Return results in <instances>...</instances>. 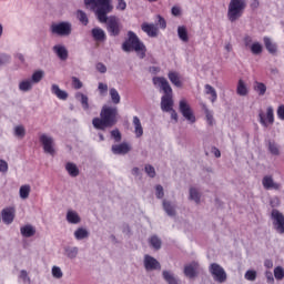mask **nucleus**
I'll use <instances>...</instances> for the list:
<instances>
[{"mask_svg":"<svg viewBox=\"0 0 284 284\" xmlns=\"http://www.w3.org/2000/svg\"><path fill=\"white\" fill-rule=\"evenodd\" d=\"M84 6L97 8L95 17L100 23H105L109 37H121V32L123 31L121 19L116 16L108 17L113 10L110 0H84Z\"/></svg>","mask_w":284,"mask_h":284,"instance_id":"nucleus-1","label":"nucleus"},{"mask_svg":"<svg viewBox=\"0 0 284 284\" xmlns=\"http://www.w3.org/2000/svg\"><path fill=\"white\" fill-rule=\"evenodd\" d=\"M119 123V109L116 106L103 105L100 118H93L92 125L95 130L105 132L108 128H114Z\"/></svg>","mask_w":284,"mask_h":284,"instance_id":"nucleus-2","label":"nucleus"},{"mask_svg":"<svg viewBox=\"0 0 284 284\" xmlns=\"http://www.w3.org/2000/svg\"><path fill=\"white\" fill-rule=\"evenodd\" d=\"M153 85L155 88H160L164 95L161 98V110L162 112H170V110L174 109V98L172 92V87L170 85V82H168V79L164 77H154L152 79Z\"/></svg>","mask_w":284,"mask_h":284,"instance_id":"nucleus-3","label":"nucleus"},{"mask_svg":"<svg viewBox=\"0 0 284 284\" xmlns=\"http://www.w3.org/2000/svg\"><path fill=\"white\" fill-rule=\"evenodd\" d=\"M126 37L128 38L122 43L123 52H132V50H134L140 59H145V52H148V49L141 39H139V36H136L134 31H128Z\"/></svg>","mask_w":284,"mask_h":284,"instance_id":"nucleus-4","label":"nucleus"},{"mask_svg":"<svg viewBox=\"0 0 284 284\" xmlns=\"http://www.w3.org/2000/svg\"><path fill=\"white\" fill-rule=\"evenodd\" d=\"M247 8V0H231L227 9V19L231 23H234L243 17Z\"/></svg>","mask_w":284,"mask_h":284,"instance_id":"nucleus-5","label":"nucleus"},{"mask_svg":"<svg viewBox=\"0 0 284 284\" xmlns=\"http://www.w3.org/2000/svg\"><path fill=\"white\" fill-rule=\"evenodd\" d=\"M209 272L215 283H225L227 281V273L225 268L219 263H212L209 266Z\"/></svg>","mask_w":284,"mask_h":284,"instance_id":"nucleus-6","label":"nucleus"},{"mask_svg":"<svg viewBox=\"0 0 284 284\" xmlns=\"http://www.w3.org/2000/svg\"><path fill=\"white\" fill-rule=\"evenodd\" d=\"M50 30L52 34H57L58 37H70L72 34V23L65 21L53 23Z\"/></svg>","mask_w":284,"mask_h":284,"instance_id":"nucleus-7","label":"nucleus"},{"mask_svg":"<svg viewBox=\"0 0 284 284\" xmlns=\"http://www.w3.org/2000/svg\"><path fill=\"white\" fill-rule=\"evenodd\" d=\"M179 110L182 116L185 118L189 123H196V116L194 115V111H192V106L187 103L186 100H180Z\"/></svg>","mask_w":284,"mask_h":284,"instance_id":"nucleus-8","label":"nucleus"},{"mask_svg":"<svg viewBox=\"0 0 284 284\" xmlns=\"http://www.w3.org/2000/svg\"><path fill=\"white\" fill-rule=\"evenodd\" d=\"M273 227L278 234H284V215L281 211L273 209L271 212Z\"/></svg>","mask_w":284,"mask_h":284,"instance_id":"nucleus-9","label":"nucleus"},{"mask_svg":"<svg viewBox=\"0 0 284 284\" xmlns=\"http://www.w3.org/2000/svg\"><path fill=\"white\" fill-rule=\"evenodd\" d=\"M40 143H42L45 154H51V156H54V139L52 136L42 134L40 136Z\"/></svg>","mask_w":284,"mask_h":284,"instance_id":"nucleus-10","label":"nucleus"},{"mask_svg":"<svg viewBox=\"0 0 284 284\" xmlns=\"http://www.w3.org/2000/svg\"><path fill=\"white\" fill-rule=\"evenodd\" d=\"M199 267H201V265L196 261L186 264L184 266V276H186V278H196V276H199Z\"/></svg>","mask_w":284,"mask_h":284,"instance_id":"nucleus-11","label":"nucleus"},{"mask_svg":"<svg viewBox=\"0 0 284 284\" xmlns=\"http://www.w3.org/2000/svg\"><path fill=\"white\" fill-rule=\"evenodd\" d=\"M144 267L146 272H154V270H161V263L152 255H144Z\"/></svg>","mask_w":284,"mask_h":284,"instance_id":"nucleus-12","label":"nucleus"},{"mask_svg":"<svg viewBox=\"0 0 284 284\" xmlns=\"http://www.w3.org/2000/svg\"><path fill=\"white\" fill-rule=\"evenodd\" d=\"M132 150V146H130V144H128V142H122L120 144H113L111 146V152L113 154H118V155H125L128 154L130 151Z\"/></svg>","mask_w":284,"mask_h":284,"instance_id":"nucleus-13","label":"nucleus"},{"mask_svg":"<svg viewBox=\"0 0 284 284\" xmlns=\"http://www.w3.org/2000/svg\"><path fill=\"white\" fill-rule=\"evenodd\" d=\"M54 54H57L58 59H60V61H68V49L65 48V45L63 44H55L52 48Z\"/></svg>","mask_w":284,"mask_h":284,"instance_id":"nucleus-14","label":"nucleus"},{"mask_svg":"<svg viewBox=\"0 0 284 284\" xmlns=\"http://www.w3.org/2000/svg\"><path fill=\"white\" fill-rule=\"evenodd\" d=\"M1 214H2L3 223H6V225H11V223L14 221V209L13 207L3 209Z\"/></svg>","mask_w":284,"mask_h":284,"instance_id":"nucleus-15","label":"nucleus"},{"mask_svg":"<svg viewBox=\"0 0 284 284\" xmlns=\"http://www.w3.org/2000/svg\"><path fill=\"white\" fill-rule=\"evenodd\" d=\"M262 185L265 190H281V184L274 182V179L267 175L263 178Z\"/></svg>","mask_w":284,"mask_h":284,"instance_id":"nucleus-16","label":"nucleus"},{"mask_svg":"<svg viewBox=\"0 0 284 284\" xmlns=\"http://www.w3.org/2000/svg\"><path fill=\"white\" fill-rule=\"evenodd\" d=\"M51 92L54 94V97H57V99H60V101H68L69 94L67 93V91L61 90V88H59V84H52Z\"/></svg>","mask_w":284,"mask_h":284,"instance_id":"nucleus-17","label":"nucleus"},{"mask_svg":"<svg viewBox=\"0 0 284 284\" xmlns=\"http://www.w3.org/2000/svg\"><path fill=\"white\" fill-rule=\"evenodd\" d=\"M91 37L99 42H103L106 39L105 31L99 27L91 30Z\"/></svg>","mask_w":284,"mask_h":284,"instance_id":"nucleus-18","label":"nucleus"},{"mask_svg":"<svg viewBox=\"0 0 284 284\" xmlns=\"http://www.w3.org/2000/svg\"><path fill=\"white\" fill-rule=\"evenodd\" d=\"M20 234L24 236V239H30L37 234V229H34L32 224H27L20 229Z\"/></svg>","mask_w":284,"mask_h":284,"instance_id":"nucleus-19","label":"nucleus"},{"mask_svg":"<svg viewBox=\"0 0 284 284\" xmlns=\"http://www.w3.org/2000/svg\"><path fill=\"white\" fill-rule=\"evenodd\" d=\"M162 205L168 216H176V205L172 204V202L168 200H163Z\"/></svg>","mask_w":284,"mask_h":284,"instance_id":"nucleus-20","label":"nucleus"},{"mask_svg":"<svg viewBox=\"0 0 284 284\" xmlns=\"http://www.w3.org/2000/svg\"><path fill=\"white\" fill-rule=\"evenodd\" d=\"M264 45L270 54H276L278 52V45L276 43L272 42V39L268 37L263 38Z\"/></svg>","mask_w":284,"mask_h":284,"instance_id":"nucleus-21","label":"nucleus"},{"mask_svg":"<svg viewBox=\"0 0 284 284\" xmlns=\"http://www.w3.org/2000/svg\"><path fill=\"white\" fill-rule=\"evenodd\" d=\"M133 125L136 139H141L143 136V125L141 124V119L136 115L133 116Z\"/></svg>","mask_w":284,"mask_h":284,"instance_id":"nucleus-22","label":"nucleus"},{"mask_svg":"<svg viewBox=\"0 0 284 284\" xmlns=\"http://www.w3.org/2000/svg\"><path fill=\"white\" fill-rule=\"evenodd\" d=\"M67 221L72 225H77L81 223V216H79V213H77V211L69 210L67 212Z\"/></svg>","mask_w":284,"mask_h":284,"instance_id":"nucleus-23","label":"nucleus"},{"mask_svg":"<svg viewBox=\"0 0 284 284\" xmlns=\"http://www.w3.org/2000/svg\"><path fill=\"white\" fill-rule=\"evenodd\" d=\"M162 278L168 284H179V278L172 273V271H163L162 272Z\"/></svg>","mask_w":284,"mask_h":284,"instance_id":"nucleus-24","label":"nucleus"},{"mask_svg":"<svg viewBox=\"0 0 284 284\" xmlns=\"http://www.w3.org/2000/svg\"><path fill=\"white\" fill-rule=\"evenodd\" d=\"M141 29L143 32L148 34V37H156V27L154 24H150L148 22L142 23Z\"/></svg>","mask_w":284,"mask_h":284,"instance_id":"nucleus-25","label":"nucleus"},{"mask_svg":"<svg viewBox=\"0 0 284 284\" xmlns=\"http://www.w3.org/2000/svg\"><path fill=\"white\" fill-rule=\"evenodd\" d=\"M169 80L171 81V83L173 85H175V88H182L183 87V82H181V78H179V73L175 71H170L169 74Z\"/></svg>","mask_w":284,"mask_h":284,"instance_id":"nucleus-26","label":"nucleus"},{"mask_svg":"<svg viewBox=\"0 0 284 284\" xmlns=\"http://www.w3.org/2000/svg\"><path fill=\"white\" fill-rule=\"evenodd\" d=\"M45 77V72L43 70H37L31 75V82L33 85H37V83H41L43 81V78Z\"/></svg>","mask_w":284,"mask_h":284,"instance_id":"nucleus-27","label":"nucleus"},{"mask_svg":"<svg viewBox=\"0 0 284 284\" xmlns=\"http://www.w3.org/2000/svg\"><path fill=\"white\" fill-rule=\"evenodd\" d=\"M65 170H67L68 174L71 175L73 179L79 176V174H80L79 166H77V164H74L72 162H68L65 164Z\"/></svg>","mask_w":284,"mask_h":284,"instance_id":"nucleus-28","label":"nucleus"},{"mask_svg":"<svg viewBox=\"0 0 284 284\" xmlns=\"http://www.w3.org/2000/svg\"><path fill=\"white\" fill-rule=\"evenodd\" d=\"M64 255L67 258H77L79 256V247L77 246H65Z\"/></svg>","mask_w":284,"mask_h":284,"instance_id":"nucleus-29","label":"nucleus"},{"mask_svg":"<svg viewBox=\"0 0 284 284\" xmlns=\"http://www.w3.org/2000/svg\"><path fill=\"white\" fill-rule=\"evenodd\" d=\"M89 236L90 232L84 227H79L74 231V239H77V241H83V239H88Z\"/></svg>","mask_w":284,"mask_h":284,"instance_id":"nucleus-30","label":"nucleus"},{"mask_svg":"<svg viewBox=\"0 0 284 284\" xmlns=\"http://www.w3.org/2000/svg\"><path fill=\"white\" fill-rule=\"evenodd\" d=\"M178 37L183 43H187L190 41V37L187 36V28L185 26L178 27Z\"/></svg>","mask_w":284,"mask_h":284,"instance_id":"nucleus-31","label":"nucleus"},{"mask_svg":"<svg viewBox=\"0 0 284 284\" xmlns=\"http://www.w3.org/2000/svg\"><path fill=\"white\" fill-rule=\"evenodd\" d=\"M75 99H77L78 101H80V103H81L83 110H90V103L88 102V101H89L88 95H85V94H83V93H81V92H78V93L75 94Z\"/></svg>","mask_w":284,"mask_h":284,"instance_id":"nucleus-32","label":"nucleus"},{"mask_svg":"<svg viewBox=\"0 0 284 284\" xmlns=\"http://www.w3.org/2000/svg\"><path fill=\"white\" fill-rule=\"evenodd\" d=\"M33 83L31 82L30 79H24L19 83V90L20 92H30L33 88Z\"/></svg>","mask_w":284,"mask_h":284,"instance_id":"nucleus-33","label":"nucleus"},{"mask_svg":"<svg viewBox=\"0 0 284 284\" xmlns=\"http://www.w3.org/2000/svg\"><path fill=\"white\" fill-rule=\"evenodd\" d=\"M267 148L268 152L273 154V156H278V154H281V150L278 149V145L274 140L267 141Z\"/></svg>","mask_w":284,"mask_h":284,"instance_id":"nucleus-34","label":"nucleus"},{"mask_svg":"<svg viewBox=\"0 0 284 284\" xmlns=\"http://www.w3.org/2000/svg\"><path fill=\"white\" fill-rule=\"evenodd\" d=\"M205 94L211 97V102L215 103L216 99H219V95L216 94V89H214V87L210 85V84H205Z\"/></svg>","mask_w":284,"mask_h":284,"instance_id":"nucleus-35","label":"nucleus"},{"mask_svg":"<svg viewBox=\"0 0 284 284\" xmlns=\"http://www.w3.org/2000/svg\"><path fill=\"white\" fill-rule=\"evenodd\" d=\"M149 243L151 247H153V250H156V251L161 250V246L163 245V242L156 235H152L149 240Z\"/></svg>","mask_w":284,"mask_h":284,"instance_id":"nucleus-36","label":"nucleus"},{"mask_svg":"<svg viewBox=\"0 0 284 284\" xmlns=\"http://www.w3.org/2000/svg\"><path fill=\"white\" fill-rule=\"evenodd\" d=\"M77 19L82 23V26H88L90 23V20L88 19V13L85 11L79 9L77 11Z\"/></svg>","mask_w":284,"mask_h":284,"instance_id":"nucleus-37","label":"nucleus"},{"mask_svg":"<svg viewBox=\"0 0 284 284\" xmlns=\"http://www.w3.org/2000/svg\"><path fill=\"white\" fill-rule=\"evenodd\" d=\"M109 94L114 105H119V103H121V95L119 94V91H116V89H110Z\"/></svg>","mask_w":284,"mask_h":284,"instance_id":"nucleus-38","label":"nucleus"},{"mask_svg":"<svg viewBox=\"0 0 284 284\" xmlns=\"http://www.w3.org/2000/svg\"><path fill=\"white\" fill-rule=\"evenodd\" d=\"M30 192H31V187L29 184H24L20 186V190H19L20 199L26 201V199H29Z\"/></svg>","mask_w":284,"mask_h":284,"instance_id":"nucleus-39","label":"nucleus"},{"mask_svg":"<svg viewBox=\"0 0 284 284\" xmlns=\"http://www.w3.org/2000/svg\"><path fill=\"white\" fill-rule=\"evenodd\" d=\"M236 92L240 97H247V87L243 80H239Z\"/></svg>","mask_w":284,"mask_h":284,"instance_id":"nucleus-40","label":"nucleus"},{"mask_svg":"<svg viewBox=\"0 0 284 284\" xmlns=\"http://www.w3.org/2000/svg\"><path fill=\"white\" fill-rule=\"evenodd\" d=\"M190 201H194L195 203H201V193H199V190L196 187L190 189Z\"/></svg>","mask_w":284,"mask_h":284,"instance_id":"nucleus-41","label":"nucleus"},{"mask_svg":"<svg viewBox=\"0 0 284 284\" xmlns=\"http://www.w3.org/2000/svg\"><path fill=\"white\" fill-rule=\"evenodd\" d=\"M254 90L260 97H264L265 92H267V87L263 82H255Z\"/></svg>","mask_w":284,"mask_h":284,"instance_id":"nucleus-42","label":"nucleus"},{"mask_svg":"<svg viewBox=\"0 0 284 284\" xmlns=\"http://www.w3.org/2000/svg\"><path fill=\"white\" fill-rule=\"evenodd\" d=\"M13 134L18 136V139H23V136H26V128L23 125L14 126Z\"/></svg>","mask_w":284,"mask_h":284,"instance_id":"nucleus-43","label":"nucleus"},{"mask_svg":"<svg viewBox=\"0 0 284 284\" xmlns=\"http://www.w3.org/2000/svg\"><path fill=\"white\" fill-rule=\"evenodd\" d=\"M251 52H252V54H262L263 53V44L260 42H254L251 45Z\"/></svg>","mask_w":284,"mask_h":284,"instance_id":"nucleus-44","label":"nucleus"},{"mask_svg":"<svg viewBox=\"0 0 284 284\" xmlns=\"http://www.w3.org/2000/svg\"><path fill=\"white\" fill-rule=\"evenodd\" d=\"M274 277L276 281H283L284 280V268L283 266H276L274 268Z\"/></svg>","mask_w":284,"mask_h":284,"instance_id":"nucleus-45","label":"nucleus"},{"mask_svg":"<svg viewBox=\"0 0 284 284\" xmlns=\"http://www.w3.org/2000/svg\"><path fill=\"white\" fill-rule=\"evenodd\" d=\"M144 172L148 174V176H150V179H154L156 176V170L154 166H152V164H146L144 166Z\"/></svg>","mask_w":284,"mask_h":284,"instance_id":"nucleus-46","label":"nucleus"},{"mask_svg":"<svg viewBox=\"0 0 284 284\" xmlns=\"http://www.w3.org/2000/svg\"><path fill=\"white\" fill-rule=\"evenodd\" d=\"M266 119L271 125L274 123V109L272 106H268L266 110Z\"/></svg>","mask_w":284,"mask_h":284,"instance_id":"nucleus-47","label":"nucleus"},{"mask_svg":"<svg viewBox=\"0 0 284 284\" xmlns=\"http://www.w3.org/2000/svg\"><path fill=\"white\" fill-rule=\"evenodd\" d=\"M51 272L53 278H63V272L61 271V267L53 266Z\"/></svg>","mask_w":284,"mask_h":284,"instance_id":"nucleus-48","label":"nucleus"},{"mask_svg":"<svg viewBox=\"0 0 284 284\" xmlns=\"http://www.w3.org/2000/svg\"><path fill=\"white\" fill-rule=\"evenodd\" d=\"M111 138H113L115 143H121V139H122L121 131H119V129L112 130Z\"/></svg>","mask_w":284,"mask_h":284,"instance_id":"nucleus-49","label":"nucleus"},{"mask_svg":"<svg viewBox=\"0 0 284 284\" xmlns=\"http://www.w3.org/2000/svg\"><path fill=\"white\" fill-rule=\"evenodd\" d=\"M244 278H246V281H256V271L254 270L246 271Z\"/></svg>","mask_w":284,"mask_h":284,"instance_id":"nucleus-50","label":"nucleus"},{"mask_svg":"<svg viewBox=\"0 0 284 284\" xmlns=\"http://www.w3.org/2000/svg\"><path fill=\"white\" fill-rule=\"evenodd\" d=\"M155 196L156 199H163L165 196V192L163 191V186L161 184L155 186Z\"/></svg>","mask_w":284,"mask_h":284,"instance_id":"nucleus-51","label":"nucleus"},{"mask_svg":"<svg viewBox=\"0 0 284 284\" xmlns=\"http://www.w3.org/2000/svg\"><path fill=\"white\" fill-rule=\"evenodd\" d=\"M72 85H73L74 90H81V88H83V82H81V80H79V78L73 77Z\"/></svg>","mask_w":284,"mask_h":284,"instance_id":"nucleus-52","label":"nucleus"},{"mask_svg":"<svg viewBox=\"0 0 284 284\" xmlns=\"http://www.w3.org/2000/svg\"><path fill=\"white\" fill-rule=\"evenodd\" d=\"M205 116L209 125H214V115L207 109L205 110Z\"/></svg>","mask_w":284,"mask_h":284,"instance_id":"nucleus-53","label":"nucleus"},{"mask_svg":"<svg viewBox=\"0 0 284 284\" xmlns=\"http://www.w3.org/2000/svg\"><path fill=\"white\" fill-rule=\"evenodd\" d=\"M95 68L101 74H105L108 72V67H105L103 62H99Z\"/></svg>","mask_w":284,"mask_h":284,"instance_id":"nucleus-54","label":"nucleus"},{"mask_svg":"<svg viewBox=\"0 0 284 284\" xmlns=\"http://www.w3.org/2000/svg\"><path fill=\"white\" fill-rule=\"evenodd\" d=\"M265 277H266V283L274 284V274L272 273V271H266Z\"/></svg>","mask_w":284,"mask_h":284,"instance_id":"nucleus-55","label":"nucleus"},{"mask_svg":"<svg viewBox=\"0 0 284 284\" xmlns=\"http://www.w3.org/2000/svg\"><path fill=\"white\" fill-rule=\"evenodd\" d=\"M258 119L261 125H263V128H267V121H265V113H263V111H260Z\"/></svg>","mask_w":284,"mask_h":284,"instance_id":"nucleus-56","label":"nucleus"},{"mask_svg":"<svg viewBox=\"0 0 284 284\" xmlns=\"http://www.w3.org/2000/svg\"><path fill=\"white\" fill-rule=\"evenodd\" d=\"M128 8V3H125V0H118L116 10H125Z\"/></svg>","mask_w":284,"mask_h":284,"instance_id":"nucleus-57","label":"nucleus"},{"mask_svg":"<svg viewBox=\"0 0 284 284\" xmlns=\"http://www.w3.org/2000/svg\"><path fill=\"white\" fill-rule=\"evenodd\" d=\"M277 116L281 119V121H284V104L277 108Z\"/></svg>","mask_w":284,"mask_h":284,"instance_id":"nucleus-58","label":"nucleus"},{"mask_svg":"<svg viewBox=\"0 0 284 284\" xmlns=\"http://www.w3.org/2000/svg\"><path fill=\"white\" fill-rule=\"evenodd\" d=\"M0 172H8V162L6 160H0Z\"/></svg>","mask_w":284,"mask_h":284,"instance_id":"nucleus-59","label":"nucleus"},{"mask_svg":"<svg viewBox=\"0 0 284 284\" xmlns=\"http://www.w3.org/2000/svg\"><path fill=\"white\" fill-rule=\"evenodd\" d=\"M98 90H100L101 94H105V92H108V84L100 82L98 85Z\"/></svg>","mask_w":284,"mask_h":284,"instance_id":"nucleus-60","label":"nucleus"},{"mask_svg":"<svg viewBox=\"0 0 284 284\" xmlns=\"http://www.w3.org/2000/svg\"><path fill=\"white\" fill-rule=\"evenodd\" d=\"M169 112L171 113V119L175 121V123H179V113H176V110L171 109Z\"/></svg>","mask_w":284,"mask_h":284,"instance_id":"nucleus-61","label":"nucleus"},{"mask_svg":"<svg viewBox=\"0 0 284 284\" xmlns=\"http://www.w3.org/2000/svg\"><path fill=\"white\" fill-rule=\"evenodd\" d=\"M171 14H173V17H181V8L172 7Z\"/></svg>","mask_w":284,"mask_h":284,"instance_id":"nucleus-62","label":"nucleus"},{"mask_svg":"<svg viewBox=\"0 0 284 284\" xmlns=\"http://www.w3.org/2000/svg\"><path fill=\"white\" fill-rule=\"evenodd\" d=\"M211 152L214 154L215 159H221V150H219V148L212 146Z\"/></svg>","mask_w":284,"mask_h":284,"instance_id":"nucleus-63","label":"nucleus"},{"mask_svg":"<svg viewBox=\"0 0 284 284\" xmlns=\"http://www.w3.org/2000/svg\"><path fill=\"white\" fill-rule=\"evenodd\" d=\"M20 278H22V281H30V277L28 276V271H20Z\"/></svg>","mask_w":284,"mask_h":284,"instance_id":"nucleus-64","label":"nucleus"}]
</instances>
